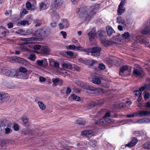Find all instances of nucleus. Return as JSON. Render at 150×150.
I'll return each mask as SVG.
<instances>
[{
    "label": "nucleus",
    "instance_id": "50",
    "mask_svg": "<svg viewBox=\"0 0 150 150\" xmlns=\"http://www.w3.org/2000/svg\"><path fill=\"white\" fill-rule=\"evenodd\" d=\"M23 133L25 135H26L28 134H31V131L29 130H26L23 131Z\"/></svg>",
    "mask_w": 150,
    "mask_h": 150
},
{
    "label": "nucleus",
    "instance_id": "3",
    "mask_svg": "<svg viewBox=\"0 0 150 150\" xmlns=\"http://www.w3.org/2000/svg\"><path fill=\"white\" fill-rule=\"evenodd\" d=\"M110 112H106L105 115L103 117V118L97 120L95 122V124L99 125V126H101L106 124V122L109 123L113 122H114V120L113 119H108L107 121L105 120L106 117H110Z\"/></svg>",
    "mask_w": 150,
    "mask_h": 150
},
{
    "label": "nucleus",
    "instance_id": "38",
    "mask_svg": "<svg viewBox=\"0 0 150 150\" xmlns=\"http://www.w3.org/2000/svg\"><path fill=\"white\" fill-rule=\"evenodd\" d=\"M52 81L53 83V84L55 86H56L57 85V83L59 81V79L56 78H53L52 79Z\"/></svg>",
    "mask_w": 150,
    "mask_h": 150
},
{
    "label": "nucleus",
    "instance_id": "42",
    "mask_svg": "<svg viewBox=\"0 0 150 150\" xmlns=\"http://www.w3.org/2000/svg\"><path fill=\"white\" fill-rule=\"evenodd\" d=\"M137 112L134 113L133 114H128L127 115L126 117L128 118H131L134 117H137V115L136 113Z\"/></svg>",
    "mask_w": 150,
    "mask_h": 150
},
{
    "label": "nucleus",
    "instance_id": "21",
    "mask_svg": "<svg viewBox=\"0 0 150 150\" xmlns=\"http://www.w3.org/2000/svg\"><path fill=\"white\" fill-rule=\"evenodd\" d=\"M75 82L77 86L83 88H84L87 83L79 80H76Z\"/></svg>",
    "mask_w": 150,
    "mask_h": 150
},
{
    "label": "nucleus",
    "instance_id": "10",
    "mask_svg": "<svg viewBox=\"0 0 150 150\" xmlns=\"http://www.w3.org/2000/svg\"><path fill=\"white\" fill-rule=\"evenodd\" d=\"M138 142V140L136 137H132L131 141L128 143L125 144L126 147L131 148L135 145Z\"/></svg>",
    "mask_w": 150,
    "mask_h": 150
},
{
    "label": "nucleus",
    "instance_id": "25",
    "mask_svg": "<svg viewBox=\"0 0 150 150\" xmlns=\"http://www.w3.org/2000/svg\"><path fill=\"white\" fill-rule=\"evenodd\" d=\"M88 35L89 37L90 41L91 42L93 41L95 37L96 33L91 31L88 33Z\"/></svg>",
    "mask_w": 150,
    "mask_h": 150
},
{
    "label": "nucleus",
    "instance_id": "58",
    "mask_svg": "<svg viewBox=\"0 0 150 150\" xmlns=\"http://www.w3.org/2000/svg\"><path fill=\"white\" fill-rule=\"evenodd\" d=\"M144 97L145 99H148L150 97V94L148 92H146L144 94Z\"/></svg>",
    "mask_w": 150,
    "mask_h": 150
},
{
    "label": "nucleus",
    "instance_id": "12",
    "mask_svg": "<svg viewBox=\"0 0 150 150\" xmlns=\"http://www.w3.org/2000/svg\"><path fill=\"white\" fill-rule=\"evenodd\" d=\"M100 41L102 44L105 47H108L112 44V41L107 40L105 38L101 39Z\"/></svg>",
    "mask_w": 150,
    "mask_h": 150
},
{
    "label": "nucleus",
    "instance_id": "48",
    "mask_svg": "<svg viewBox=\"0 0 150 150\" xmlns=\"http://www.w3.org/2000/svg\"><path fill=\"white\" fill-rule=\"evenodd\" d=\"M36 62L38 65L41 66L43 64L44 61L42 60H39L37 61Z\"/></svg>",
    "mask_w": 150,
    "mask_h": 150
},
{
    "label": "nucleus",
    "instance_id": "6",
    "mask_svg": "<svg viewBox=\"0 0 150 150\" xmlns=\"http://www.w3.org/2000/svg\"><path fill=\"white\" fill-rule=\"evenodd\" d=\"M141 33L144 35H150V21L149 22L147 21L145 23L144 27H143Z\"/></svg>",
    "mask_w": 150,
    "mask_h": 150
},
{
    "label": "nucleus",
    "instance_id": "16",
    "mask_svg": "<svg viewBox=\"0 0 150 150\" xmlns=\"http://www.w3.org/2000/svg\"><path fill=\"white\" fill-rule=\"evenodd\" d=\"M106 30L107 34L109 36H111L113 33H115V31L112 27L110 25L106 27Z\"/></svg>",
    "mask_w": 150,
    "mask_h": 150
},
{
    "label": "nucleus",
    "instance_id": "55",
    "mask_svg": "<svg viewBox=\"0 0 150 150\" xmlns=\"http://www.w3.org/2000/svg\"><path fill=\"white\" fill-rule=\"evenodd\" d=\"M39 38L38 37H30V41H37L39 40Z\"/></svg>",
    "mask_w": 150,
    "mask_h": 150
},
{
    "label": "nucleus",
    "instance_id": "37",
    "mask_svg": "<svg viewBox=\"0 0 150 150\" xmlns=\"http://www.w3.org/2000/svg\"><path fill=\"white\" fill-rule=\"evenodd\" d=\"M25 33L24 34L25 35H32V36H33V34L34 32H33V30L32 29H28L26 30Z\"/></svg>",
    "mask_w": 150,
    "mask_h": 150
},
{
    "label": "nucleus",
    "instance_id": "7",
    "mask_svg": "<svg viewBox=\"0 0 150 150\" xmlns=\"http://www.w3.org/2000/svg\"><path fill=\"white\" fill-rule=\"evenodd\" d=\"M84 89H87L86 92L88 93H91L93 91H99L103 92V89L102 88H100L98 89L95 87H92L91 86L89 85L87 83H86Z\"/></svg>",
    "mask_w": 150,
    "mask_h": 150
},
{
    "label": "nucleus",
    "instance_id": "43",
    "mask_svg": "<svg viewBox=\"0 0 150 150\" xmlns=\"http://www.w3.org/2000/svg\"><path fill=\"white\" fill-rule=\"evenodd\" d=\"M97 61L93 60H88V65L92 66L94 64L96 63Z\"/></svg>",
    "mask_w": 150,
    "mask_h": 150
},
{
    "label": "nucleus",
    "instance_id": "11",
    "mask_svg": "<svg viewBox=\"0 0 150 150\" xmlns=\"http://www.w3.org/2000/svg\"><path fill=\"white\" fill-rule=\"evenodd\" d=\"M81 134L83 136L89 137L93 136L94 133L93 132L92 130H86L82 132Z\"/></svg>",
    "mask_w": 150,
    "mask_h": 150
},
{
    "label": "nucleus",
    "instance_id": "46",
    "mask_svg": "<svg viewBox=\"0 0 150 150\" xmlns=\"http://www.w3.org/2000/svg\"><path fill=\"white\" fill-rule=\"evenodd\" d=\"M29 59L32 61H34L35 60L36 57L35 54H31L29 56Z\"/></svg>",
    "mask_w": 150,
    "mask_h": 150
},
{
    "label": "nucleus",
    "instance_id": "61",
    "mask_svg": "<svg viewBox=\"0 0 150 150\" xmlns=\"http://www.w3.org/2000/svg\"><path fill=\"white\" fill-rule=\"evenodd\" d=\"M125 0H122L119 6V7H121V8H122L123 6L125 4Z\"/></svg>",
    "mask_w": 150,
    "mask_h": 150
},
{
    "label": "nucleus",
    "instance_id": "8",
    "mask_svg": "<svg viewBox=\"0 0 150 150\" xmlns=\"http://www.w3.org/2000/svg\"><path fill=\"white\" fill-rule=\"evenodd\" d=\"M133 74L134 75L136 76V77L139 76L140 78H143L145 75V73L142 69L139 70L134 67Z\"/></svg>",
    "mask_w": 150,
    "mask_h": 150
},
{
    "label": "nucleus",
    "instance_id": "13",
    "mask_svg": "<svg viewBox=\"0 0 150 150\" xmlns=\"http://www.w3.org/2000/svg\"><path fill=\"white\" fill-rule=\"evenodd\" d=\"M137 115V117L140 116L141 117L147 116L149 114H150V110H141L139 111L138 112L136 113Z\"/></svg>",
    "mask_w": 150,
    "mask_h": 150
},
{
    "label": "nucleus",
    "instance_id": "28",
    "mask_svg": "<svg viewBox=\"0 0 150 150\" xmlns=\"http://www.w3.org/2000/svg\"><path fill=\"white\" fill-rule=\"evenodd\" d=\"M143 148L145 149H150V141H148L144 144L143 145Z\"/></svg>",
    "mask_w": 150,
    "mask_h": 150
},
{
    "label": "nucleus",
    "instance_id": "47",
    "mask_svg": "<svg viewBox=\"0 0 150 150\" xmlns=\"http://www.w3.org/2000/svg\"><path fill=\"white\" fill-rule=\"evenodd\" d=\"M98 67L101 70H104L105 68V65L103 63L99 64Z\"/></svg>",
    "mask_w": 150,
    "mask_h": 150
},
{
    "label": "nucleus",
    "instance_id": "26",
    "mask_svg": "<svg viewBox=\"0 0 150 150\" xmlns=\"http://www.w3.org/2000/svg\"><path fill=\"white\" fill-rule=\"evenodd\" d=\"M8 120L6 119H4L1 121L0 123L1 127H4L8 126Z\"/></svg>",
    "mask_w": 150,
    "mask_h": 150
},
{
    "label": "nucleus",
    "instance_id": "24",
    "mask_svg": "<svg viewBox=\"0 0 150 150\" xmlns=\"http://www.w3.org/2000/svg\"><path fill=\"white\" fill-rule=\"evenodd\" d=\"M92 82L93 83L97 84H100L101 83L100 79L96 76H94L92 78Z\"/></svg>",
    "mask_w": 150,
    "mask_h": 150
},
{
    "label": "nucleus",
    "instance_id": "52",
    "mask_svg": "<svg viewBox=\"0 0 150 150\" xmlns=\"http://www.w3.org/2000/svg\"><path fill=\"white\" fill-rule=\"evenodd\" d=\"M66 53L67 55L71 57H72L74 55V53L71 51H67Z\"/></svg>",
    "mask_w": 150,
    "mask_h": 150
},
{
    "label": "nucleus",
    "instance_id": "60",
    "mask_svg": "<svg viewBox=\"0 0 150 150\" xmlns=\"http://www.w3.org/2000/svg\"><path fill=\"white\" fill-rule=\"evenodd\" d=\"M145 89V88L144 86H142L141 87L139 88V91L140 92V93H142V92Z\"/></svg>",
    "mask_w": 150,
    "mask_h": 150
},
{
    "label": "nucleus",
    "instance_id": "23",
    "mask_svg": "<svg viewBox=\"0 0 150 150\" xmlns=\"http://www.w3.org/2000/svg\"><path fill=\"white\" fill-rule=\"evenodd\" d=\"M49 4L45 2H41L40 4V8L42 10L46 9L49 6Z\"/></svg>",
    "mask_w": 150,
    "mask_h": 150
},
{
    "label": "nucleus",
    "instance_id": "33",
    "mask_svg": "<svg viewBox=\"0 0 150 150\" xmlns=\"http://www.w3.org/2000/svg\"><path fill=\"white\" fill-rule=\"evenodd\" d=\"M125 11V8H122L121 7L118 6V10L117 11V14L119 15H121Z\"/></svg>",
    "mask_w": 150,
    "mask_h": 150
},
{
    "label": "nucleus",
    "instance_id": "20",
    "mask_svg": "<svg viewBox=\"0 0 150 150\" xmlns=\"http://www.w3.org/2000/svg\"><path fill=\"white\" fill-rule=\"evenodd\" d=\"M117 22L119 24H121L124 26L126 25V22L125 21L124 18H122L121 16H118L117 18Z\"/></svg>",
    "mask_w": 150,
    "mask_h": 150
},
{
    "label": "nucleus",
    "instance_id": "19",
    "mask_svg": "<svg viewBox=\"0 0 150 150\" xmlns=\"http://www.w3.org/2000/svg\"><path fill=\"white\" fill-rule=\"evenodd\" d=\"M133 134L137 137L142 136L145 135L144 132L142 130L134 131L133 132Z\"/></svg>",
    "mask_w": 150,
    "mask_h": 150
},
{
    "label": "nucleus",
    "instance_id": "40",
    "mask_svg": "<svg viewBox=\"0 0 150 150\" xmlns=\"http://www.w3.org/2000/svg\"><path fill=\"white\" fill-rule=\"evenodd\" d=\"M33 21L36 27L39 26L41 24V23L37 19L34 20Z\"/></svg>",
    "mask_w": 150,
    "mask_h": 150
},
{
    "label": "nucleus",
    "instance_id": "57",
    "mask_svg": "<svg viewBox=\"0 0 150 150\" xmlns=\"http://www.w3.org/2000/svg\"><path fill=\"white\" fill-rule=\"evenodd\" d=\"M71 89L69 87H67V89L66 91V94L67 95H69L71 93Z\"/></svg>",
    "mask_w": 150,
    "mask_h": 150
},
{
    "label": "nucleus",
    "instance_id": "64",
    "mask_svg": "<svg viewBox=\"0 0 150 150\" xmlns=\"http://www.w3.org/2000/svg\"><path fill=\"white\" fill-rule=\"evenodd\" d=\"M46 80V79L42 76H41L39 77V81L40 82H43L45 81Z\"/></svg>",
    "mask_w": 150,
    "mask_h": 150
},
{
    "label": "nucleus",
    "instance_id": "17",
    "mask_svg": "<svg viewBox=\"0 0 150 150\" xmlns=\"http://www.w3.org/2000/svg\"><path fill=\"white\" fill-rule=\"evenodd\" d=\"M15 60L18 62L20 63L21 64L24 65L27 63V61L25 59L18 57H15Z\"/></svg>",
    "mask_w": 150,
    "mask_h": 150
},
{
    "label": "nucleus",
    "instance_id": "63",
    "mask_svg": "<svg viewBox=\"0 0 150 150\" xmlns=\"http://www.w3.org/2000/svg\"><path fill=\"white\" fill-rule=\"evenodd\" d=\"M107 62L110 65H113L114 64V61L113 59H109L107 61Z\"/></svg>",
    "mask_w": 150,
    "mask_h": 150
},
{
    "label": "nucleus",
    "instance_id": "32",
    "mask_svg": "<svg viewBox=\"0 0 150 150\" xmlns=\"http://www.w3.org/2000/svg\"><path fill=\"white\" fill-rule=\"evenodd\" d=\"M77 123L79 125H84L85 124L86 121L82 118H80L76 121Z\"/></svg>",
    "mask_w": 150,
    "mask_h": 150
},
{
    "label": "nucleus",
    "instance_id": "14",
    "mask_svg": "<svg viewBox=\"0 0 150 150\" xmlns=\"http://www.w3.org/2000/svg\"><path fill=\"white\" fill-rule=\"evenodd\" d=\"M16 74V71L14 69L9 70L5 73V74L6 76L12 77H14Z\"/></svg>",
    "mask_w": 150,
    "mask_h": 150
},
{
    "label": "nucleus",
    "instance_id": "39",
    "mask_svg": "<svg viewBox=\"0 0 150 150\" xmlns=\"http://www.w3.org/2000/svg\"><path fill=\"white\" fill-rule=\"evenodd\" d=\"M68 50H74L76 49V46L74 45H70L66 47Z\"/></svg>",
    "mask_w": 150,
    "mask_h": 150
},
{
    "label": "nucleus",
    "instance_id": "49",
    "mask_svg": "<svg viewBox=\"0 0 150 150\" xmlns=\"http://www.w3.org/2000/svg\"><path fill=\"white\" fill-rule=\"evenodd\" d=\"M22 120L24 124L28 123V118L23 117L22 118Z\"/></svg>",
    "mask_w": 150,
    "mask_h": 150
},
{
    "label": "nucleus",
    "instance_id": "44",
    "mask_svg": "<svg viewBox=\"0 0 150 150\" xmlns=\"http://www.w3.org/2000/svg\"><path fill=\"white\" fill-rule=\"evenodd\" d=\"M21 25L23 26H25L26 24L29 25L28 21L23 20L21 21L20 23Z\"/></svg>",
    "mask_w": 150,
    "mask_h": 150
},
{
    "label": "nucleus",
    "instance_id": "54",
    "mask_svg": "<svg viewBox=\"0 0 150 150\" xmlns=\"http://www.w3.org/2000/svg\"><path fill=\"white\" fill-rule=\"evenodd\" d=\"M41 46L39 45H36L34 46V49L36 50H38L40 49Z\"/></svg>",
    "mask_w": 150,
    "mask_h": 150
},
{
    "label": "nucleus",
    "instance_id": "18",
    "mask_svg": "<svg viewBox=\"0 0 150 150\" xmlns=\"http://www.w3.org/2000/svg\"><path fill=\"white\" fill-rule=\"evenodd\" d=\"M63 0H53L52 5L55 7H59L62 5Z\"/></svg>",
    "mask_w": 150,
    "mask_h": 150
},
{
    "label": "nucleus",
    "instance_id": "35",
    "mask_svg": "<svg viewBox=\"0 0 150 150\" xmlns=\"http://www.w3.org/2000/svg\"><path fill=\"white\" fill-rule=\"evenodd\" d=\"M71 97L72 99L76 101H79L81 100L80 98L77 96L75 94H71Z\"/></svg>",
    "mask_w": 150,
    "mask_h": 150
},
{
    "label": "nucleus",
    "instance_id": "45",
    "mask_svg": "<svg viewBox=\"0 0 150 150\" xmlns=\"http://www.w3.org/2000/svg\"><path fill=\"white\" fill-rule=\"evenodd\" d=\"M13 128L14 130L17 131L19 129V125L17 124H15L13 126Z\"/></svg>",
    "mask_w": 150,
    "mask_h": 150
},
{
    "label": "nucleus",
    "instance_id": "41",
    "mask_svg": "<svg viewBox=\"0 0 150 150\" xmlns=\"http://www.w3.org/2000/svg\"><path fill=\"white\" fill-rule=\"evenodd\" d=\"M19 71L21 72L26 73L27 72V69L23 67H21L19 69Z\"/></svg>",
    "mask_w": 150,
    "mask_h": 150
},
{
    "label": "nucleus",
    "instance_id": "31",
    "mask_svg": "<svg viewBox=\"0 0 150 150\" xmlns=\"http://www.w3.org/2000/svg\"><path fill=\"white\" fill-rule=\"evenodd\" d=\"M101 104L99 103H97L96 101L95 102H91L88 105V107L90 108L96 106L100 105Z\"/></svg>",
    "mask_w": 150,
    "mask_h": 150
},
{
    "label": "nucleus",
    "instance_id": "5",
    "mask_svg": "<svg viewBox=\"0 0 150 150\" xmlns=\"http://www.w3.org/2000/svg\"><path fill=\"white\" fill-rule=\"evenodd\" d=\"M89 52L92 54V55L95 56H99L100 54L101 49L99 47H94L92 48H89Z\"/></svg>",
    "mask_w": 150,
    "mask_h": 150
},
{
    "label": "nucleus",
    "instance_id": "2",
    "mask_svg": "<svg viewBox=\"0 0 150 150\" xmlns=\"http://www.w3.org/2000/svg\"><path fill=\"white\" fill-rule=\"evenodd\" d=\"M50 29L48 27H45L38 29L34 32L33 36L41 37L47 35L50 32Z\"/></svg>",
    "mask_w": 150,
    "mask_h": 150
},
{
    "label": "nucleus",
    "instance_id": "9",
    "mask_svg": "<svg viewBox=\"0 0 150 150\" xmlns=\"http://www.w3.org/2000/svg\"><path fill=\"white\" fill-rule=\"evenodd\" d=\"M8 94L4 92H0V103L7 101L9 99Z\"/></svg>",
    "mask_w": 150,
    "mask_h": 150
},
{
    "label": "nucleus",
    "instance_id": "59",
    "mask_svg": "<svg viewBox=\"0 0 150 150\" xmlns=\"http://www.w3.org/2000/svg\"><path fill=\"white\" fill-rule=\"evenodd\" d=\"M144 107L146 108H150V102H146Z\"/></svg>",
    "mask_w": 150,
    "mask_h": 150
},
{
    "label": "nucleus",
    "instance_id": "56",
    "mask_svg": "<svg viewBox=\"0 0 150 150\" xmlns=\"http://www.w3.org/2000/svg\"><path fill=\"white\" fill-rule=\"evenodd\" d=\"M89 48H87L86 49H84L83 48H81V49H80V50L82 51V52H87V53H89Z\"/></svg>",
    "mask_w": 150,
    "mask_h": 150
},
{
    "label": "nucleus",
    "instance_id": "27",
    "mask_svg": "<svg viewBox=\"0 0 150 150\" xmlns=\"http://www.w3.org/2000/svg\"><path fill=\"white\" fill-rule=\"evenodd\" d=\"M41 52L44 55H47L49 52V49L46 47H43L41 50Z\"/></svg>",
    "mask_w": 150,
    "mask_h": 150
},
{
    "label": "nucleus",
    "instance_id": "22",
    "mask_svg": "<svg viewBox=\"0 0 150 150\" xmlns=\"http://www.w3.org/2000/svg\"><path fill=\"white\" fill-rule=\"evenodd\" d=\"M134 35H130V34L129 32H125L122 35V37L123 39H128L130 37H131V38L132 39V37Z\"/></svg>",
    "mask_w": 150,
    "mask_h": 150
},
{
    "label": "nucleus",
    "instance_id": "1",
    "mask_svg": "<svg viewBox=\"0 0 150 150\" xmlns=\"http://www.w3.org/2000/svg\"><path fill=\"white\" fill-rule=\"evenodd\" d=\"M100 8L99 4L96 5L90 8V12L88 13L87 7L85 6L81 5L78 9L76 13L79 15L80 18H84L86 20H89L94 14H95Z\"/></svg>",
    "mask_w": 150,
    "mask_h": 150
},
{
    "label": "nucleus",
    "instance_id": "4",
    "mask_svg": "<svg viewBox=\"0 0 150 150\" xmlns=\"http://www.w3.org/2000/svg\"><path fill=\"white\" fill-rule=\"evenodd\" d=\"M132 37V39L137 42L145 45H146L149 43L148 40L144 37L136 35H134Z\"/></svg>",
    "mask_w": 150,
    "mask_h": 150
},
{
    "label": "nucleus",
    "instance_id": "36",
    "mask_svg": "<svg viewBox=\"0 0 150 150\" xmlns=\"http://www.w3.org/2000/svg\"><path fill=\"white\" fill-rule=\"evenodd\" d=\"M62 21L63 24L64 25L65 28H67L69 26V22L67 19H62Z\"/></svg>",
    "mask_w": 150,
    "mask_h": 150
},
{
    "label": "nucleus",
    "instance_id": "62",
    "mask_svg": "<svg viewBox=\"0 0 150 150\" xmlns=\"http://www.w3.org/2000/svg\"><path fill=\"white\" fill-rule=\"evenodd\" d=\"M139 90H134L133 91L134 94L136 96H138L140 94V92Z\"/></svg>",
    "mask_w": 150,
    "mask_h": 150
},
{
    "label": "nucleus",
    "instance_id": "15",
    "mask_svg": "<svg viewBox=\"0 0 150 150\" xmlns=\"http://www.w3.org/2000/svg\"><path fill=\"white\" fill-rule=\"evenodd\" d=\"M97 36L99 38L100 40L101 39L104 38L106 35V33L105 31L102 30H98L97 33Z\"/></svg>",
    "mask_w": 150,
    "mask_h": 150
},
{
    "label": "nucleus",
    "instance_id": "34",
    "mask_svg": "<svg viewBox=\"0 0 150 150\" xmlns=\"http://www.w3.org/2000/svg\"><path fill=\"white\" fill-rule=\"evenodd\" d=\"M38 104L40 108L42 110H45L46 108L45 105L41 101H38Z\"/></svg>",
    "mask_w": 150,
    "mask_h": 150
},
{
    "label": "nucleus",
    "instance_id": "51",
    "mask_svg": "<svg viewBox=\"0 0 150 150\" xmlns=\"http://www.w3.org/2000/svg\"><path fill=\"white\" fill-rule=\"evenodd\" d=\"M26 7L28 9L30 8L31 7V3L28 1L26 4Z\"/></svg>",
    "mask_w": 150,
    "mask_h": 150
},
{
    "label": "nucleus",
    "instance_id": "29",
    "mask_svg": "<svg viewBox=\"0 0 150 150\" xmlns=\"http://www.w3.org/2000/svg\"><path fill=\"white\" fill-rule=\"evenodd\" d=\"M128 69V67L127 66H123L121 68L120 70L119 74L120 75L123 76L122 74L125 71L127 70Z\"/></svg>",
    "mask_w": 150,
    "mask_h": 150
},
{
    "label": "nucleus",
    "instance_id": "53",
    "mask_svg": "<svg viewBox=\"0 0 150 150\" xmlns=\"http://www.w3.org/2000/svg\"><path fill=\"white\" fill-rule=\"evenodd\" d=\"M53 62H54L53 63V66L55 68H58L59 67V63L56 61H53Z\"/></svg>",
    "mask_w": 150,
    "mask_h": 150
},
{
    "label": "nucleus",
    "instance_id": "30",
    "mask_svg": "<svg viewBox=\"0 0 150 150\" xmlns=\"http://www.w3.org/2000/svg\"><path fill=\"white\" fill-rule=\"evenodd\" d=\"M62 66L64 68L70 69H72L73 67V65L69 63H64L62 64Z\"/></svg>",
    "mask_w": 150,
    "mask_h": 150
}]
</instances>
